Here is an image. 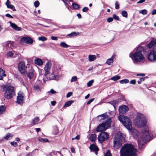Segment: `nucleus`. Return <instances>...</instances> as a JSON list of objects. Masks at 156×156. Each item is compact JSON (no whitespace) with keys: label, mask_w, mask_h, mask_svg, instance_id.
Segmentation results:
<instances>
[{"label":"nucleus","mask_w":156,"mask_h":156,"mask_svg":"<svg viewBox=\"0 0 156 156\" xmlns=\"http://www.w3.org/2000/svg\"><path fill=\"white\" fill-rule=\"evenodd\" d=\"M137 150L133 145L130 144H125L121 148L120 156H136Z\"/></svg>","instance_id":"nucleus-1"},{"label":"nucleus","mask_w":156,"mask_h":156,"mask_svg":"<svg viewBox=\"0 0 156 156\" xmlns=\"http://www.w3.org/2000/svg\"><path fill=\"white\" fill-rule=\"evenodd\" d=\"M147 121V119L144 115L138 113L135 119L134 120V123L137 127H141L145 126Z\"/></svg>","instance_id":"nucleus-2"},{"label":"nucleus","mask_w":156,"mask_h":156,"mask_svg":"<svg viewBox=\"0 0 156 156\" xmlns=\"http://www.w3.org/2000/svg\"><path fill=\"white\" fill-rule=\"evenodd\" d=\"M125 138V136L121 133L118 132L115 137L114 138V147L118 148L121 147L122 141Z\"/></svg>","instance_id":"nucleus-3"},{"label":"nucleus","mask_w":156,"mask_h":156,"mask_svg":"<svg viewBox=\"0 0 156 156\" xmlns=\"http://www.w3.org/2000/svg\"><path fill=\"white\" fill-rule=\"evenodd\" d=\"M118 119L123 125L129 130H132V126L131 122L129 118L123 115H120Z\"/></svg>","instance_id":"nucleus-4"},{"label":"nucleus","mask_w":156,"mask_h":156,"mask_svg":"<svg viewBox=\"0 0 156 156\" xmlns=\"http://www.w3.org/2000/svg\"><path fill=\"white\" fill-rule=\"evenodd\" d=\"M5 91L4 96L7 99H9L12 98L15 95L14 87L11 86H6L3 88Z\"/></svg>","instance_id":"nucleus-5"},{"label":"nucleus","mask_w":156,"mask_h":156,"mask_svg":"<svg viewBox=\"0 0 156 156\" xmlns=\"http://www.w3.org/2000/svg\"><path fill=\"white\" fill-rule=\"evenodd\" d=\"M111 122V118H108L105 122L100 124L97 126V131L99 132L105 131L107 129L110 127Z\"/></svg>","instance_id":"nucleus-6"},{"label":"nucleus","mask_w":156,"mask_h":156,"mask_svg":"<svg viewBox=\"0 0 156 156\" xmlns=\"http://www.w3.org/2000/svg\"><path fill=\"white\" fill-rule=\"evenodd\" d=\"M131 53L129 54V56L132 58L134 62H141L144 58V57L141 51H137L133 54L131 56Z\"/></svg>","instance_id":"nucleus-7"},{"label":"nucleus","mask_w":156,"mask_h":156,"mask_svg":"<svg viewBox=\"0 0 156 156\" xmlns=\"http://www.w3.org/2000/svg\"><path fill=\"white\" fill-rule=\"evenodd\" d=\"M147 57L151 62L156 61V46H154L152 50L149 52Z\"/></svg>","instance_id":"nucleus-8"},{"label":"nucleus","mask_w":156,"mask_h":156,"mask_svg":"<svg viewBox=\"0 0 156 156\" xmlns=\"http://www.w3.org/2000/svg\"><path fill=\"white\" fill-rule=\"evenodd\" d=\"M109 138V135L108 133L106 132H101L98 135V139L100 142L102 143L104 141L108 140Z\"/></svg>","instance_id":"nucleus-9"},{"label":"nucleus","mask_w":156,"mask_h":156,"mask_svg":"<svg viewBox=\"0 0 156 156\" xmlns=\"http://www.w3.org/2000/svg\"><path fill=\"white\" fill-rule=\"evenodd\" d=\"M18 68L19 70L21 73L24 74L27 72L26 69L27 68V67L25 66L24 62L21 61L19 62L18 64Z\"/></svg>","instance_id":"nucleus-10"},{"label":"nucleus","mask_w":156,"mask_h":156,"mask_svg":"<svg viewBox=\"0 0 156 156\" xmlns=\"http://www.w3.org/2000/svg\"><path fill=\"white\" fill-rule=\"evenodd\" d=\"M141 137L142 140L144 141H148L151 139V137L149 135L148 130H144L143 132V134Z\"/></svg>","instance_id":"nucleus-11"},{"label":"nucleus","mask_w":156,"mask_h":156,"mask_svg":"<svg viewBox=\"0 0 156 156\" xmlns=\"http://www.w3.org/2000/svg\"><path fill=\"white\" fill-rule=\"evenodd\" d=\"M24 95L23 93L19 92L18 93L16 98V103L19 104H22L23 101Z\"/></svg>","instance_id":"nucleus-12"},{"label":"nucleus","mask_w":156,"mask_h":156,"mask_svg":"<svg viewBox=\"0 0 156 156\" xmlns=\"http://www.w3.org/2000/svg\"><path fill=\"white\" fill-rule=\"evenodd\" d=\"M51 66V64L50 62H48L46 63L44 68L45 76H46L50 73Z\"/></svg>","instance_id":"nucleus-13"},{"label":"nucleus","mask_w":156,"mask_h":156,"mask_svg":"<svg viewBox=\"0 0 156 156\" xmlns=\"http://www.w3.org/2000/svg\"><path fill=\"white\" fill-rule=\"evenodd\" d=\"M128 107L126 105H123L119 107V111L120 114H124L128 110Z\"/></svg>","instance_id":"nucleus-14"},{"label":"nucleus","mask_w":156,"mask_h":156,"mask_svg":"<svg viewBox=\"0 0 156 156\" xmlns=\"http://www.w3.org/2000/svg\"><path fill=\"white\" fill-rule=\"evenodd\" d=\"M21 41L23 43L31 44L33 43V41L32 39L30 37H23L21 38Z\"/></svg>","instance_id":"nucleus-15"},{"label":"nucleus","mask_w":156,"mask_h":156,"mask_svg":"<svg viewBox=\"0 0 156 156\" xmlns=\"http://www.w3.org/2000/svg\"><path fill=\"white\" fill-rule=\"evenodd\" d=\"M14 43L12 42L8 41L3 44V46L6 49H12L14 47Z\"/></svg>","instance_id":"nucleus-16"},{"label":"nucleus","mask_w":156,"mask_h":156,"mask_svg":"<svg viewBox=\"0 0 156 156\" xmlns=\"http://www.w3.org/2000/svg\"><path fill=\"white\" fill-rule=\"evenodd\" d=\"M108 115H107V112H105L101 115H99L97 116V119L98 121H101L104 120L108 118Z\"/></svg>","instance_id":"nucleus-17"},{"label":"nucleus","mask_w":156,"mask_h":156,"mask_svg":"<svg viewBox=\"0 0 156 156\" xmlns=\"http://www.w3.org/2000/svg\"><path fill=\"white\" fill-rule=\"evenodd\" d=\"M89 148L91 151L94 152L95 154L97 155L99 149L94 144H91L89 147Z\"/></svg>","instance_id":"nucleus-18"},{"label":"nucleus","mask_w":156,"mask_h":156,"mask_svg":"<svg viewBox=\"0 0 156 156\" xmlns=\"http://www.w3.org/2000/svg\"><path fill=\"white\" fill-rule=\"evenodd\" d=\"M10 26L14 30L16 31H21V28L18 27L17 25L14 23H12L11 21L9 22Z\"/></svg>","instance_id":"nucleus-19"},{"label":"nucleus","mask_w":156,"mask_h":156,"mask_svg":"<svg viewBox=\"0 0 156 156\" xmlns=\"http://www.w3.org/2000/svg\"><path fill=\"white\" fill-rule=\"evenodd\" d=\"M155 44H156V39L153 38L147 45V47L149 48H151Z\"/></svg>","instance_id":"nucleus-20"},{"label":"nucleus","mask_w":156,"mask_h":156,"mask_svg":"<svg viewBox=\"0 0 156 156\" xmlns=\"http://www.w3.org/2000/svg\"><path fill=\"white\" fill-rule=\"evenodd\" d=\"M34 71L33 69H32V68H31L30 71L29 72H28L27 74V76L30 79H32L34 76Z\"/></svg>","instance_id":"nucleus-21"},{"label":"nucleus","mask_w":156,"mask_h":156,"mask_svg":"<svg viewBox=\"0 0 156 156\" xmlns=\"http://www.w3.org/2000/svg\"><path fill=\"white\" fill-rule=\"evenodd\" d=\"M97 136L95 134H92L89 135V139L92 142H94L96 139Z\"/></svg>","instance_id":"nucleus-22"},{"label":"nucleus","mask_w":156,"mask_h":156,"mask_svg":"<svg viewBox=\"0 0 156 156\" xmlns=\"http://www.w3.org/2000/svg\"><path fill=\"white\" fill-rule=\"evenodd\" d=\"M35 63L38 66H41L43 64V62L40 58H37L34 60Z\"/></svg>","instance_id":"nucleus-23"},{"label":"nucleus","mask_w":156,"mask_h":156,"mask_svg":"<svg viewBox=\"0 0 156 156\" xmlns=\"http://www.w3.org/2000/svg\"><path fill=\"white\" fill-rule=\"evenodd\" d=\"M4 73L5 71L0 68V80H2L3 76H6V74H5Z\"/></svg>","instance_id":"nucleus-24"},{"label":"nucleus","mask_w":156,"mask_h":156,"mask_svg":"<svg viewBox=\"0 0 156 156\" xmlns=\"http://www.w3.org/2000/svg\"><path fill=\"white\" fill-rule=\"evenodd\" d=\"M74 102V101L73 100H70L66 102L63 106V107H68L70 105Z\"/></svg>","instance_id":"nucleus-25"},{"label":"nucleus","mask_w":156,"mask_h":156,"mask_svg":"<svg viewBox=\"0 0 156 156\" xmlns=\"http://www.w3.org/2000/svg\"><path fill=\"white\" fill-rule=\"evenodd\" d=\"M88 58L90 62H92L96 59V57L95 55H90L88 56Z\"/></svg>","instance_id":"nucleus-26"},{"label":"nucleus","mask_w":156,"mask_h":156,"mask_svg":"<svg viewBox=\"0 0 156 156\" xmlns=\"http://www.w3.org/2000/svg\"><path fill=\"white\" fill-rule=\"evenodd\" d=\"M39 117H36L32 120V123L33 125H35L38 124L39 122Z\"/></svg>","instance_id":"nucleus-27"},{"label":"nucleus","mask_w":156,"mask_h":156,"mask_svg":"<svg viewBox=\"0 0 156 156\" xmlns=\"http://www.w3.org/2000/svg\"><path fill=\"white\" fill-rule=\"evenodd\" d=\"M113 57L112 56L110 58L108 59L106 62V63L109 65L113 62Z\"/></svg>","instance_id":"nucleus-28"},{"label":"nucleus","mask_w":156,"mask_h":156,"mask_svg":"<svg viewBox=\"0 0 156 156\" xmlns=\"http://www.w3.org/2000/svg\"><path fill=\"white\" fill-rule=\"evenodd\" d=\"M119 102L118 101L115 100L111 102L110 103H111L114 106V108L115 109L116 108L115 106L118 104Z\"/></svg>","instance_id":"nucleus-29"},{"label":"nucleus","mask_w":156,"mask_h":156,"mask_svg":"<svg viewBox=\"0 0 156 156\" xmlns=\"http://www.w3.org/2000/svg\"><path fill=\"white\" fill-rule=\"evenodd\" d=\"M34 89L37 91H39L41 90V87L38 85L36 84L34 87Z\"/></svg>","instance_id":"nucleus-30"},{"label":"nucleus","mask_w":156,"mask_h":156,"mask_svg":"<svg viewBox=\"0 0 156 156\" xmlns=\"http://www.w3.org/2000/svg\"><path fill=\"white\" fill-rule=\"evenodd\" d=\"M80 33L78 32L76 33L75 32H72L68 35V36L70 37L75 36L79 35Z\"/></svg>","instance_id":"nucleus-31"},{"label":"nucleus","mask_w":156,"mask_h":156,"mask_svg":"<svg viewBox=\"0 0 156 156\" xmlns=\"http://www.w3.org/2000/svg\"><path fill=\"white\" fill-rule=\"evenodd\" d=\"M120 78V77L119 76L117 75L112 77L110 79L113 81H115L117 80Z\"/></svg>","instance_id":"nucleus-32"},{"label":"nucleus","mask_w":156,"mask_h":156,"mask_svg":"<svg viewBox=\"0 0 156 156\" xmlns=\"http://www.w3.org/2000/svg\"><path fill=\"white\" fill-rule=\"evenodd\" d=\"M5 108L4 106H0V115L3 113L5 111Z\"/></svg>","instance_id":"nucleus-33"},{"label":"nucleus","mask_w":156,"mask_h":156,"mask_svg":"<svg viewBox=\"0 0 156 156\" xmlns=\"http://www.w3.org/2000/svg\"><path fill=\"white\" fill-rule=\"evenodd\" d=\"M72 6L73 7L74 9H77L80 8L79 5L76 3H72Z\"/></svg>","instance_id":"nucleus-34"},{"label":"nucleus","mask_w":156,"mask_h":156,"mask_svg":"<svg viewBox=\"0 0 156 156\" xmlns=\"http://www.w3.org/2000/svg\"><path fill=\"white\" fill-rule=\"evenodd\" d=\"M60 45L62 47L65 48H67L69 47V45L66 44L65 43L62 42L60 44Z\"/></svg>","instance_id":"nucleus-35"},{"label":"nucleus","mask_w":156,"mask_h":156,"mask_svg":"<svg viewBox=\"0 0 156 156\" xmlns=\"http://www.w3.org/2000/svg\"><path fill=\"white\" fill-rule=\"evenodd\" d=\"M38 140L41 141L43 142H48V140L46 138H40L38 139Z\"/></svg>","instance_id":"nucleus-36"},{"label":"nucleus","mask_w":156,"mask_h":156,"mask_svg":"<svg viewBox=\"0 0 156 156\" xmlns=\"http://www.w3.org/2000/svg\"><path fill=\"white\" fill-rule=\"evenodd\" d=\"M129 81L128 79H125L121 80L120 83L121 84L127 83L129 82Z\"/></svg>","instance_id":"nucleus-37"},{"label":"nucleus","mask_w":156,"mask_h":156,"mask_svg":"<svg viewBox=\"0 0 156 156\" xmlns=\"http://www.w3.org/2000/svg\"><path fill=\"white\" fill-rule=\"evenodd\" d=\"M94 82V80H92L90 81H89L87 84V87H90L92 86L93 83Z\"/></svg>","instance_id":"nucleus-38"},{"label":"nucleus","mask_w":156,"mask_h":156,"mask_svg":"<svg viewBox=\"0 0 156 156\" xmlns=\"http://www.w3.org/2000/svg\"><path fill=\"white\" fill-rule=\"evenodd\" d=\"M147 11L145 9L140 10L139 11V13L142 14L143 15H146Z\"/></svg>","instance_id":"nucleus-39"},{"label":"nucleus","mask_w":156,"mask_h":156,"mask_svg":"<svg viewBox=\"0 0 156 156\" xmlns=\"http://www.w3.org/2000/svg\"><path fill=\"white\" fill-rule=\"evenodd\" d=\"M54 131H53V133L54 135H57L58 132V130L57 127L56 126H55L54 127Z\"/></svg>","instance_id":"nucleus-40"},{"label":"nucleus","mask_w":156,"mask_h":156,"mask_svg":"<svg viewBox=\"0 0 156 156\" xmlns=\"http://www.w3.org/2000/svg\"><path fill=\"white\" fill-rule=\"evenodd\" d=\"M38 40L42 41H44L47 40V38L45 37L41 36L38 37Z\"/></svg>","instance_id":"nucleus-41"},{"label":"nucleus","mask_w":156,"mask_h":156,"mask_svg":"<svg viewBox=\"0 0 156 156\" xmlns=\"http://www.w3.org/2000/svg\"><path fill=\"white\" fill-rule=\"evenodd\" d=\"M121 14L123 16L127 17V13L126 11L124 10L122 11Z\"/></svg>","instance_id":"nucleus-42"},{"label":"nucleus","mask_w":156,"mask_h":156,"mask_svg":"<svg viewBox=\"0 0 156 156\" xmlns=\"http://www.w3.org/2000/svg\"><path fill=\"white\" fill-rule=\"evenodd\" d=\"M13 136L11 135V134L10 133H8L7 135L4 137V138L7 140H8L9 139V138L10 137H12Z\"/></svg>","instance_id":"nucleus-43"},{"label":"nucleus","mask_w":156,"mask_h":156,"mask_svg":"<svg viewBox=\"0 0 156 156\" xmlns=\"http://www.w3.org/2000/svg\"><path fill=\"white\" fill-rule=\"evenodd\" d=\"M7 8L10 9H13V11H15L16 10V9H13L14 8V6L11 4H9L8 5H6Z\"/></svg>","instance_id":"nucleus-44"},{"label":"nucleus","mask_w":156,"mask_h":156,"mask_svg":"<svg viewBox=\"0 0 156 156\" xmlns=\"http://www.w3.org/2000/svg\"><path fill=\"white\" fill-rule=\"evenodd\" d=\"M113 18L115 20L119 21L120 20V18H119V17L117 15H116L115 14H114L113 15Z\"/></svg>","instance_id":"nucleus-45"},{"label":"nucleus","mask_w":156,"mask_h":156,"mask_svg":"<svg viewBox=\"0 0 156 156\" xmlns=\"http://www.w3.org/2000/svg\"><path fill=\"white\" fill-rule=\"evenodd\" d=\"M77 77L76 76H73L72 77L71 80V82H75L77 80Z\"/></svg>","instance_id":"nucleus-46"},{"label":"nucleus","mask_w":156,"mask_h":156,"mask_svg":"<svg viewBox=\"0 0 156 156\" xmlns=\"http://www.w3.org/2000/svg\"><path fill=\"white\" fill-rule=\"evenodd\" d=\"M7 57H11L13 56V54L12 52L9 51L7 53Z\"/></svg>","instance_id":"nucleus-47"},{"label":"nucleus","mask_w":156,"mask_h":156,"mask_svg":"<svg viewBox=\"0 0 156 156\" xmlns=\"http://www.w3.org/2000/svg\"><path fill=\"white\" fill-rule=\"evenodd\" d=\"M104 156H111L110 151H108L105 154Z\"/></svg>","instance_id":"nucleus-48"},{"label":"nucleus","mask_w":156,"mask_h":156,"mask_svg":"<svg viewBox=\"0 0 156 156\" xmlns=\"http://www.w3.org/2000/svg\"><path fill=\"white\" fill-rule=\"evenodd\" d=\"M40 4V3L38 1H36L34 3V5L35 7H38Z\"/></svg>","instance_id":"nucleus-49"},{"label":"nucleus","mask_w":156,"mask_h":156,"mask_svg":"<svg viewBox=\"0 0 156 156\" xmlns=\"http://www.w3.org/2000/svg\"><path fill=\"white\" fill-rule=\"evenodd\" d=\"M11 144L14 146V147H16L17 146V144L16 142H11L10 143Z\"/></svg>","instance_id":"nucleus-50"},{"label":"nucleus","mask_w":156,"mask_h":156,"mask_svg":"<svg viewBox=\"0 0 156 156\" xmlns=\"http://www.w3.org/2000/svg\"><path fill=\"white\" fill-rule=\"evenodd\" d=\"M113 20V18L111 17H109L107 19V21L108 23H110Z\"/></svg>","instance_id":"nucleus-51"},{"label":"nucleus","mask_w":156,"mask_h":156,"mask_svg":"<svg viewBox=\"0 0 156 156\" xmlns=\"http://www.w3.org/2000/svg\"><path fill=\"white\" fill-rule=\"evenodd\" d=\"M115 9H118L119 8V5L117 1L115 3Z\"/></svg>","instance_id":"nucleus-52"},{"label":"nucleus","mask_w":156,"mask_h":156,"mask_svg":"<svg viewBox=\"0 0 156 156\" xmlns=\"http://www.w3.org/2000/svg\"><path fill=\"white\" fill-rule=\"evenodd\" d=\"M88 8L87 7H84L82 9V11L84 12H87L88 10Z\"/></svg>","instance_id":"nucleus-53"},{"label":"nucleus","mask_w":156,"mask_h":156,"mask_svg":"<svg viewBox=\"0 0 156 156\" xmlns=\"http://www.w3.org/2000/svg\"><path fill=\"white\" fill-rule=\"evenodd\" d=\"M72 95V92H69L67 93L66 95V97L67 98H68L70 97Z\"/></svg>","instance_id":"nucleus-54"},{"label":"nucleus","mask_w":156,"mask_h":156,"mask_svg":"<svg viewBox=\"0 0 156 156\" xmlns=\"http://www.w3.org/2000/svg\"><path fill=\"white\" fill-rule=\"evenodd\" d=\"M94 100V98H92L87 103V105L90 104L91 102L93 101Z\"/></svg>","instance_id":"nucleus-55"},{"label":"nucleus","mask_w":156,"mask_h":156,"mask_svg":"<svg viewBox=\"0 0 156 156\" xmlns=\"http://www.w3.org/2000/svg\"><path fill=\"white\" fill-rule=\"evenodd\" d=\"M130 83L131 84H135L136 83V81L135 80H132L130 81Z\"/></svg>","instance_id":"nucleus-56"},{"label":"nucleus","mask_w":156,"mask_h":156,"mask_svg":"<svg viewBox=\"0 0 156 156\" xmlns=\"http://www.w3.org/2000/svg\"><path fill=\"white\" fill-rule=\"evenodd\" d=\"M80 138V136L79 135H77L76 137L74 138H73L72 139V140H73L74 139H77V140H79Z\"/></svg>","instance_id":"nucleus-57"},{"label":"nucleus","mask_w":156,"mask_h":156,"mask_svg":"<svg viewBox=\"0 0 156 156\" xmlns=\"http://www.w3.org/2000/svg\"><path fill=\"white\" fill-rule=\"evenodd\" d=\"M50 92L51 94H55L56 93V92L55 90H54L53 89H51L50 90ZM48 92L49 93V91Z\"/></svg>","instance_id":"nucleus-58"},{"label":"nucleus","mask_w":156,"mask_h":156,"mask_svg":"<svg viewBox=\"0 0 156 156\" xmlns=\"http://www.w3.org/2000/svg\"><path fill=\"white\" fill-rule=\"evenodd\" d=\"M5 16L7 17H8L9 18H13V17L11 15H10L9 14L7 13L5 14Z\"/></svg>","instance_id":"nucleus-59"},{"label":"nucleus","mask_w":156,"mask_h":156,"mask_svg":"<svg viewBox=\"0 0 156 156\" xmlns=\"http://www.w3.org/2000/svg\"><path fill=\"white\" fill-rule=\"evenodd\" d=\"M51 38L52 40H56L57 39V38L56 37L51 36Z\"/></svg>","instance_id":"nucleus-60"},{"label":"nucleus","mask_w":156,"mask_h":156,"mask_svg":"<svg viewBox=\"0 0 156 156\" xmlns=\"http://www.w3.org/2000/svg\"><path fill=\"white\" fill-rule=\"evenodd\" d=\"M156 14V9H154L151 12V14L152 15H154Z\"/></svg>","instance_id":"nucleus-61"},{"label":"nucleus","mask_w":156,"mask_h":156,"mask_svg":"<svg viewBox=\"0 0 156 156\" xmlns=\"http://www.w3.org/2000/svg\"><path fill=\"white\" fill-rule=\"evenodd\" d=\"M145 1V0H140L137 2V3L139 4V3H142L143 2H144Z\"/></svg>","instance_id":"nucleus-62"},{"label":"nucleus","mask_w":156,"mask_h":156,"mask_svg":"<svg viewBox=\"0 0 156 156\" xmlns=\"http://www.w3.org/2000/svg\"><path fill=\"white\" fill-rule=\"evenodd\" d=\"M56 103V102L55 101H52L51 102V105L53 106L55 105Z\"/></svg>","instance_id":"nucleus-63"},{"label":"nucleus","mask_w":156,"mask_h":156,"mask_svg":"<svg viewBox=\"0 0 156 156\" xmlns=\"http://www.w3.org/2000/svg\"><path fill=\"white\" fill-rule=\"evenodd\" d=\"M77 16L79 19H81L82 18L81 15L80 13L77 14Z\"/></svg>","instance_id":"nucleus-64"}]
</instances>
